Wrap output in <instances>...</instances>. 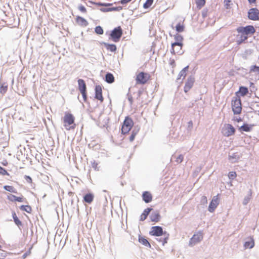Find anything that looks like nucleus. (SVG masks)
I'll use <instances>...</instances> for the list:
<instances>
[{
  "label": "nucleus",
  "instance_id": "8",
  "mask_svg": "<svg viewBox=\"0 0 259 259\" xmlns=\"http://www.w3.org/2000/svg\"><path fill=\"white\" fill-rule=\"evenodd\" d=\"M203 239V235L201 233L194 234L189 241V246H193L199 243Z\"/></svg>",
  "mask_w": 259,
  "mask_h": 259
},
{
  "label": "nucleus",
  "instance_id": "12",
  "mask_svg": "<svg viewBox=\"0 0 259 259\" xmlns=\"http://www.w3.org/2000/svg\"><path fill=\"white\" fill-rule=\"evenodd\" d=\"M137 82L144 84L148 80V74L143 72H140L137 76Z\"/></svg>",
  "mask_w": 259,
  "mask_h": 259
},
{
  "label": "nucleus",
  "instance_id": "13",
  "mask_svg": "<svg viewBox=\"0 0 259 259\" xmlns=\"http://www.w3.org/2000/svg\"><path fill=\"white\" fill-rule=\"evenodd\" d=\"M95 98L96 99L100 100L101 102H103V97L102 96V88L100 85H98L95 87Z\"/></svg>",
  "mask_w": 259,
  "mask_h": 259
},
{
  "label": "nucleus",
  "instance_id": "54",
  "mask_svg": "<svg viewBox=\"0 0 259 259\" xmlns=\"http://www.w3.org/2000/svg\"><path fill=\"white\" fill-rule=\"evenodd\" d=\"M82 96L83 101L84 102H86L87 100V91L84 92L80 93Z\"/></svg>",
  "mask_w": 259,
  "mask_h": 259
},
{
  "label": "nucleus",
  "instance_id": "42",
  "mask_svg": "<svg viewBox=\"0 0 259 259\" xmlns=\"http://www.w3.org/2000/svg\"><path fill=\"white\" fill-rule=\"evenodd\" d=\"M228 177L230 179H232V180L234 179L236 177V172H235V171L230 172L229 173Z\"/></svg>",
  "mask_w": 259,
  "mask_h": 259
},
{
  "label": "nucleus",
  "instance_id": "38",
  "mask_svg": "<svg viewBox=\"0 0 259 259\" xmlns=\"http://www.w3.org/2000/svg\"><path fill=\"white\" fill-rule=\"evenodd\" d=\"M95 31L98 34H102L104 32L103 28L100 26H96L95 28Z\"/></svg>",
  "mask_w": 259,
  "mask_h": 259
},
{
  "label": "nucleus",
  "instance_id": "27",
  "mask_svg": "<svg viewBox=\"0 0 259 259\" xmlns=\"http://www.w3.org/2000/svg\"><path fill=\"white\" fill-rule=\"evenodd\" d=\"M240 129L243 132H248L251 131V130H252V125H249L247 123H244L240 127Z\"/></svg>",
  "mask_w": 259,
  "mask_h": 259
},
{
  "label": "nucleus",
  "instance_id": "64",
  "mask_svg": "<svg viewBox=\"0 0 259 259\" xmlns=\"http://www.w3.org/2000/svg\"><path fill=\"white\" fill-rule=\"evenodd\" d=\"M249 3L252 4L255 2L256 0H248Z\"/></svg>",
  "mask_w": 259,
  "mask_h": 259
},
{
  "label": "nucleus",
  "instance_id": "63",
  "mask_svg": "<svg viewBox=\"0 0 259 259\" xmlns=\"http://www.w3.org/2000/svg\"><path fill=\"white\" fill-rule=\"evenodd\" d=\"M163 239V238H157L156 240L159 241V242H160L162 243V240Z\"/></svg>",
  "mask_w": 259,
  "mask_h": 259
},
{
  "label": "nucleus",
  "instance_id": "62",
  "mask_svg": "<svg viewBox=\"0 0 259 259\" xmlns=\"http://www.w3.org/2000/svg\"><path fill=\"white\" fill-rule=\"evenodd\" d=\"M12 213L13 219L15 217H17V215L14 211H13Z\"/></svg>",
  "mask_w": 259,
  "mask_h": 259
},
{
  "label": "nucleus",
  "instance_id": "1",
  "mask_svg": "<svg viewBox=\"0 0 259 259\" xmlns=\"http://www.w3.org/2000/svg\"><path fill=\"white\" fill-rule=\"evenodd\" d=\"M149 234L152 236L158 237L163 235V239L162 240V245H164V244L167 242L169 236V234L166 232H163L162 228L159 226L152 227L151 230L150 231Z\"/></svg>",
  "mask_w": 259,
  "mask_h": 259
},
{
  "label": "nucleus",
  "instance_id": "53",
  "mask_svg": "<svg viewBox=\"0 0 259 259\" xmlns=\"http://www.w3.org/2000/svg\"><path fill=\"white\" fill-rule=\"evenodd\" d=\"M136 135H137L134 134V133H132L131 136L129 137L130 141V142H133L135 138Z\"/></svg>",
  "mask_w": 259,
  "mask_h": 259
},
{
  "label": "nucleus",
  "instance_id": "31",
  "mask_svg": "<svg viewBox=\"0 0 259 259\" xmlns=\"http://www.w3.org/2000/svg\"><path fill=\"white\" fill-rule=\"evenodd\" d=\"M20 209L24 211H26L28 213H31L32 211V208L29 205H22L20 206Z\"/></svg>",
  "mask_w": 259,
  "mask_h": 259
},
{
  "label": "nucleus",
  "instance_id": "41",
  "mask_svg": "<svg viewBox=\"0 0 259 259\" xmlns=\"http://www.w3.org/2000/svg\"><path fill=\"white\" fill-rule=\"evenodd\" d=\"M0 174L3 176H9V174L6 170V169L0 166Z\"/></svg>",
  "mask_w": 259,
  "mask_h": 259
},
{
  "label": "nucleus",
  "instance_id": "61",
  "mask_svg": "<svg viewBox=\"0 0 259 259\" xmlns=\"http://www.w3.org/2000/svg\"><path fill=\"white\" fill-rule=\"evenodd\" d=\"M170 64L171 65H172H172H175V60H174V59H172V60H170Z\"/></svg>",
  "mask_w": 259,
  "mask_h": 259
},
{
  "label": "nucleus",
  "instance_id": "29",
  "mask_svg": "<svg viewBox=\"0 0 259 259\" xmlns=\"http://www.w3.org/2000/svg\"><path fill=\"white\" fill-rule=\"evenodd\" d=\"M239 92L241 96H244L248 92V88L243 86L240 87L239 88Z\"/></svg>",
  "mask_w": 259,
  "mask_h": 259
},
{
  "label": "nucleus",
  "instance_id": "59",
  "mask_svg": "<svg viewBox=\"0 0 259 259\" xmlns=\"http://www.w3.org/2000/svg\"><path fill=\"white\" fill-rule=\"evenodd\" d=\"M176 47V46H174V47H172V46H171V49H170V52H171V53H172V54H176V53H177V54H178V53L176 52V50H175V47Z\"/></svg>",
  "mask_w": 259,
  "mask_h": 259
},
{
  "label": "nucleus",
  "instance_id": "43",
  "mask_svg": "<svg viewBox=\"0 0 259 259\" xmlns=\"http://www.w3.org/2000/svg\"><path fill=\"white\" fill-rule=\"evenodd\" d=\"M122 9V7L119 6L116 7H110V12L111 11H119Z\"/></svg>",
  "mask_w": 259,
  "mask_h": 259
},
{
  "label": "nucleus",
  "instance_id": "17",
  "mask_svg": "<svg viewBox=\"0 0 259 259\" xmlns=\"http://www.w3.org/2000/svg\"><path fill=\"white\" fill-rule=\"evenodd\" d=\"M78 85V90L80 93L87 91V87L85 81L82 79H78L77 80Z\"/></svg>",
  "mask_w": 259,
  "mask_h": 259
},
{
  "label": "nucleus",
  "instance_id": "9",
  "mask_svg": "<svg viewBox=\"0 0 259 259\" xmlns=\"http://www.w3.org/2000/svg\"><path fill=\"white\" fill-rule=\"evenodd\" d=\"M219 204L218 195L213 197L209 206L208 210L210 212H213Z\"/></svg>",
  "mask_w": 259,
  "mask_h": 259
},
{
  "label": "nucleus",
  "instance_id": "32",
  "mask_svg": "<svg viewBox=\"0 0 259 259\" xmlns=\"http://www.w3.org/2000/svg\"><path fill=\"white\" fill-rule=\"evenodd\" d=\"M88 3L91 4H95L99 6L109 7L112 5V4L111 3H102L101 2L93 3L91 1H89Z\"/></svg>",
  "mask_w": 259,
  "mask_h": 259
},
{
  "label": "nucleus",
  "instance_id": "15",
  "mask_svg": "<svg viewBox=\"0 0 259 259\" xmlns=\"http://www.w3.org/2000/svg\"><path fill=\"white\" fill-rule=\"evenodd\" d=\"M142 198L145 203H148L152 201V196L149 192L145 191L143 193Z\"/></svg>",
  "mask_w": 259,
  "mask_h": 259
},
{
  "label": "nucleus",
  "instance_id": "10",
  "mask_svg": "<svg viewBox=\"0 0 259 259\" xmlns=\"http://www.w3.org/2000/svg\"><path fill=\"white\" fill-rule=\"evenodd\" d=\"M194 82L195 78L193 75H190L188 77L184 88L185 93H187L192 88Z\"/></svg>",
  "mask_w": 259,
  "mask_h": 259
},
{
  "label": "nucleus",
  "instance_id": "34",
  "mask_svg": "<svg viewBox=\"0 0 259 259\" xmlns=\"http://www.w3.org/2000/svg\"><path fill=\"white\" fill-rule=\"evenodd\" d=\"M205 4V0H197L196 2L197 8L200 9Z\"/></svg>",
  "mask_w": 259,
  "mask_h": 259
},
{
  "label": "nucleus",
  "instance_id": "37",
  "mask_svg": "<svg viewBox=\"0 0 259 259\" xmlns=\"http://www.w3.org/2000/svg\"><path fill=\"white\" fill-rule=\"evenodd\" d=\"M251 190H250L249 191V195H248L247 196H245L243 200L242 203L243 205H245L249 202V201H250V199L251 198Z\"/></svg>",
  "mask_w": 259,
  "mask_h": 259
},
{
  "label": "nucleus",
  "instance_id": "60",
  "mask_svg": "<svg viewBox=\"0 0 259 259\" xmlns=\"http://www.w3.org/2000/svg\"><path fill=\"white\" fill-rule=\"evenodd\" d=\"M130 2V1L129 0H121L120 3L122 5H124Z\"/></svg>",
  "mask_w": 259,
  "mask_h": 259
},
{
  "label": "nucleus",
  "instance_id": "2",
  "mask_svg": "<svg viewBox=\"0 0 259 259\" xmlns=\"http://www.w3.org/2000/svg\"><path fill=\"white\" fill-rule=\"evenodd\" d=\"M122 30L120 26H118L114 28L111 32L110 36L113 41L117 42L119 41L122 35Z\"/></svg>",
  "mask_w": 259,
  "mask_h": 259
},
{
  "label": "nucleus",
  "instance_id": "11",
  "mask_svg": "<svg viewBox=\"0 0 259 259\" xmlns=\"http://www.w3.org/2000/svg\"><path fill=\"white\" fill-rule=\"evenodd\" d=\"M64 126H67L73 124L74 122V117L71 113L65 114L63 119Z\"/></svg>",
  "mask_w": 259,
  "mask_h": 259
},
{
  "label": "nucleus",
  "instance_id": "18",
  "mask_svg": "<svg viewBox=\"0 0 259 259\" xmlns=\"http://www.w3.org/2000/svg\"><path fill=\"white\" fill-rule=\"evenodd\" d=\"M76 23L82 27H86L88 25V22L83 17L77 16L76 18Z\"/></svg>",
  "mask_w": 259,
  "mask_h": 259
},
{
  "label": "nucleus",
  "instance_id": "20",
  "mask_svg": "<svg viewBox=\"0 0 259 259\" xmlns=\"http://www.w3.org/2000/svg\"><path fill=\"white\" fill-rule=\"evenodd\" d=\"M189 68V66H187L186 67H184L179 73L178 74V77L177 78V80H179V79H182V80H183L186 75H187V73H186V71H187L188 69Z\"/></svg>",
  "mask_w": 259,
  "mask_h": 259
},
{
  "label": "nucleus",
  "instance_id": "56",
  "mask_svg": "<svg viewBox=\"0 0 259 259\" xmlns=\"http://www.w3.org/2000/svg\"><path fill=\"white\" fill-rule=\"evenodd\" d=\"M100 10L103 12H110V8H102L100 9Z\"/></svg>",
  "mask_w": 259,
  "mask_h": 259
},
{
  "label": "nucleus",
  "instance_id": "47",
  "mask_svg": "<svg viewBox=\"0 0 259 259\" xmlns=\"http://www.w3.org/2000/svg\"><path fill=\"white\" fill-rule=\"evenodd\" d=\"M183 159H184V156L182 154H180L177 158V159H176V161L178 163H181L182 162V161L183 160Z\"/></svg>",
  "mask_w": 259,
  "mask_h": 259
},
{
  "label": "nucleus",
  "instance_id": "21",
  "mask_svg": "<svg viewBox=\"0 0 259 259\" xmlns=\"http://www.w3.org/2000/svg\"><path fill=\"white\" fill-rule=\"evenodd\" d=\"M103 45L107 50H109L111 52H114L116 51L117 48L116 45L114 44H110L107 42H103Z\"/></svg>",
  "mask_w": 259,
  "mask_h": 259
},
{
  "label": "nucleus",
  "instance_id": "58",
  "mask_svg": "<svg viewBox=\"0 0 259 259\" xmlns=\"http://www.w3.org/2000/svg\"><path fill=\"white\" fill-rule=\"evenodd\" d=\"M30 253V252L29 251H26L25 252L22 256V259L25 258L28 255H29Z\"/></svg>",
  "mask_w": 259,
  "mask_h": 259
},
{
  "label": "nucleus",
  "instance_id": "28",
  "mask_svg": "<svg viewBox=\"0 0 259 259\" xmlns=\"http://www.w3.org/2000/svg\"><path fill=\"white\" fill-rule=\"evenodd\" d=\"M254 245V241L252 239L250 241H245L244 246L245 248H252Z\"/></svg>",
  "mask_w": 259,
  "mask_h": 259
},
{
  "label": "nucleus",
  "instance_id": "5",
  "mask_svg": "<svg viewBox=\"0 0 259 259\" xmlns=\"http://www.w3.org/2000/svg\"><path fill=\"white\" fill-rule=\"evenodd\" d=\"M236 30L238 33L246 35L248 34H252L255 31L254 27L252 25H247L245 27H238Z\"/></svg>",
  "mask_w": 259,
  "mask_h": 259
},
{
  "label": "nucleus",
  "instance_id": "7",
  "mask_svg": "<svg viewBox=\"0 0 259 259\" xmlns=\"http://www.w3.org/2000/svg\"><path fill=\"white\" fill-rule=\"evenodd\" d=\"M248 18L249 20L257 21L259 20V10L256 8H251L248 11Z\"/></svg>",
  "mask_w": 259,
  "mask_h": 259
},
{
  "label": "nucleus",
  "instance_id": "51",
  "mask_svg": "<svg viewBox=\"0 0 259 259\" xmlns=\"http://www.w3.org/2000/svg\"><path fill=\"white\" fill-rule=\"evenodd\" d=\"M201 202L203 204H206L207 203V198H206V196H203L201 197Z\"/></svg>",
  "mask_w": 259,
  "mask_h": 259
},
{
  "label": "nucleus",
  "instance_id": "3",
  "mask_svg": "<svg viewBox=\"0 0 259 259\" xmlns=\"http://www.w3.org/2000/svg\"><path fill=\"white\" fill-rule=\"evenodd\" d=\"M133 125V120L128 117H126L121 127V133L123 135L127 134L131 130Z\"/></svg>",
  "mask_w": 259,
  "mask_h": 259
},
{
  "label": "nucleus",
  "instance_id": "49",
  "mask_svg": "<svg viewBox=\"0 0 259 259\" xmlns=\"http://www.w3.org/2000/svg\"><path fill=\"white\" fill-rule=\"evenodd\" d=\"M78 9L80 11H81L82 13H85L87 12L85 8L82 5L79 6Z\"/></svg>",
  "mask_w": 259,
  "mask_h": 259
},
{
  "label": "nucleus",
  "instance_id": "55",
  "mask_svg": "<svg viewBox=\"0 0 259 259\" xmlns=\"http://www.w3.org/2000/svg\"><path fill=\"white\" fill-rule=\"evenodd\" d=\"M193 127V122L192 120L189 121L188 122V128L189 130H191Z\"/></svg>",
  "mask_w": 259,
  "mask_h": 259
},
{
  "label": "nucleus",
  "instance_id": "26",
  "mask_svg": "<svg viewBox=\"0 0 259 259\" xmlns=\"http://www.w3.org/2000/svg\"><path fill=\"white\" fill-rule=\"evenodd\" d=\"M139 241L140 243L142 244L143 245L148 247L149 248H151V245L148 241L143 237L139 236Z\"/></svg>",
  "mask_w": 259,
  "mask_h": 259
},
{
  "label": "nucleus",
  "instance_id": "16",
  "mask_svg": "<svg viewBox=\"0 0 259 259\" xmlns=\"http://www.w3.org/2000/svg\"><path fill=\"white\" fill-rule=\"evenodd\" d=\"M240 156L239 155L238 153H233L232 154L229 153L228 156V160L231 163H235L237 162L240 159Z\"/></svg>",
  "mask_w": 259,
  "mask_h": 259
},
{
  "label": "nucleus",
  "instance_id": "40",
  "mask_svg": "<svg viewBox=\"0 0 259 259\" xmlns=\"http://www.w3.org/2000/svg\"><path fill=\"white\" fill-rule=\"evenodd\" d=\"M250 72H257L259 74V66H256L255 65H252L250 67Z\"/></svg>",
  "mask_w": 259,
  "mask_h": 259
},
{
  "label": "nucleus",
  "instance_id": "30",
  "mask_svg": "<svg viewBox=\"0 0 259 259\" xmlns=\"http://www.w3.org/2000/svg\"><path fill=\"white\" fill-rule=\"evenodd\" d=\"M8 90V85L6 83L4 82L1 84L0 85V92L1 94H4Z\"/></svg>",
  "mask_w": 259,
  "mask_h": 259
},
{
  "label": "nucleus",
  "instance_id": "33",
  "mask_svg": "<svg viewBox=\"0 0 259 259\" xmlns=\"http://www.w3.org/2000/svg\"><path fill=\"white\" fill-rule=\"evenodd\" d=\"M184 25L181 23H179L176 26V30L178 32H182L184 30Z\"/></svg>",
  "mask_w": 259,
  "mask_h": 259
},
{
  "label": "nucleus",
  "instance_id": "25",
  "mask_svg": "<svg viewBox=\"0 0 259 259\" xmlns=\"http://www.w3.org/2000/svg\"><path fill=\"white\" fill-rule=\"evenodd\" d=\"M227 131L226 133V135L227 137L233 135L235 133V128L230 124H228L227 125Z\"/></svg>",
  "mask_w": 259,
  "mask_h": 259
},
{
  "label": "nucleus",
  "instance_id": "44",
  "mask_svg": "<svg viewBox=\"0 0 259 259\" xmlns=\"http://www.w3.org/2000/svg\"><path fill=\"white\" fill-rule=\"evenodd\" d=\"M14 223L19 228H20V227L23 226L22 222L19 219L15 220V221H14Z\"/></svg>",
  "mask_w": 259,
  "mask_h": 259
},
{
  "label": "nucleus",
  "instance_id": "52",
  "mask_svg": "<svg viewBox=\"0 0 259 259\" xmlns=\"http://www.w3.org/2000/svg\"><path fill=\"white\" fill-rule=\"evenodd\" d=\"M24 179L25 180H26V181L27 182H28V183H32V179L30 177L28 176H26L25 175L24 176Z\"/></svg>",
  "mask_w": 259,
  "mask_h": 259
},
{
  "label": "nucleus",
  "instance_id": "22",
  "mask_svg": "<svg viewBox=\"0 0 259 259\" xmlns=\"http://www.w3.org/2000/svg\"><path fill=\"white\" fill-rule=\"evenodd\" d=\"M152 210L151 208H147L143 211V213L141 215L140 220L141 221H144L149 214V212Z\"/></svg>",
  "mask_w": 259,
  "mask_h": 259
},
{
  "label": "nucleus",
  "instance_id": "6",
  "mask_svg": "<svg viewBox=\"0 0 259 259\" xmlns=\"http://www.w3.org/2000/svg\"><path fill=\"white\" fill-rule=\"evenodd\" d=\"M232 108L234 114H239L242 110L241 100L239 98H236L234 100L232 101Z\"/></svg>",
  "mask_w": 259,
  "mask_h": 259
},
{
  "label": "nucleus",
  "instance_id": "50",
  "mask_svg": "<svg viewBox=\"0 0 259 259\" xmlns=\"http://www.w3.org/2000/svg\"><path fill=\"white\" fill-rule=\"evenodd\" d=\"M91 164L92 167L94 168L95 170H99V169L97 167L98 164L95 160L91 162Z\"/></svg>",
  "mask_w": 259,
  "mask_h": 259
},
{
  "label": "nucleus",
  "instance_id": "36",
  "mask_svg": "<svg viewBox=\"0 0 259 259\" xmlns=\"http://www.w3.org/2000/svg\"><path fill=\"white\" fill-rule=\"evenodd\" d=\"M153 3V0H146L143 5V8L145 9L149 8Z\"/></svg>",
  "mask_w": 259,
  "mask_h": 259
},
{
  "label": "nucleus",
  "instance_id": "46",
  "mask_svg": "<svg viewBox=\"0 0 259 259\" xmlns=\"http://www.w3.org/2000/svg\"><path fill=\"white\" fill-rule=\"evenodd\" d=\"M127 98H128V100L130 102V104L131 105H132L133 104V97L132 96V95L131 94H130L129 93H128L127 94Z\"/></svg>",
  "mask_w": 259,
  "mask_h": 259
},
{
  "label": "nucleus",
  "instance_id": "39",
  "mask_svg": "<svg viewBox=\"0 0 259 259\" xmlns=\"http://www.w3.org/2000/svg\"><path fill=\"white\" fill-rule=\"evenodd\" d=\"M247 36L246 35H245V34H242L240 36V39L239 40H237V44L238 45H240L241 44V43H242L243 41H244L246 39H247Z\"/></svg>",
  "mask_w": 259,
  "mask_h": 259
},
{
  "label": "nucleus",
  "instance_id": "57",
  "mask_svg": "<svg viewBox=\"0 0 259 259\" xmlns=\"http://www.w3.org/2000/svg\"><path fill=\"white\" fill-rule=\"evenodd\" d=\"M231 2V0H225V7L226 9H229L230 8L229 3Z\"/></svg>",
  "mask_w": 259,
  "mask_h": 259
},
{
  "label": "nucleus",
  "instance_id": "24",
  "mask_svg": "<svg viewBox=\"0 0 259 259\" xmlns=\"http://www.w3.org/2000/svg\"><path fill=\"white\" fill-rule=\"evenodd\" d=\"M8 199L11 201H18L19 202H23V197H17L12 194H11L10 196H8Z\"/></svg>",
  "mask_w": 259,
  "mask_h": 259
},
{
  "label": "nucleus",
  "instance_id": "35",
  "mask_svg": "<svg viewBox=\"0 0 259 259\" xmlns=\"http://www.w3.org/2000/svg\"><path fill=\"white\" fill-rule=\"evenodd\" d=\"M4 189L9 192L12 193H16V189L12 186L6 185L4 187Z\"/></svg>",
  "mask_w": 259,
  "mask_h": 259
},
{
  "label": "nucleus",
  "instance_id": "19",
  "mask_svg": "<svg viewBox=\"0 0 259 259\" xmlns=\"http://www.w3.org/2000/svg\"><path fill=\"white\" fill-rule=\"evenodd\" d=\"M94 198V195L93 194L89 193L87 194H85L83 196V201L85 202L86 203H88L89 204L91 203Z\"/></svg>",
  "mask_w": 259,
  "mask_h": 259
},
{
  "label": "nucleus",
  "instance_id": "45",
  "mask_svg": "<svg viewBox=\"0 0 259 259\" xmlns=\"http://www.w3.org/2000/svg\"><path fill=\"white\" fill-rule=\"evenodd\" d=\"M207 13H208V9H204L202 11V16L203 18H205L207 16Z\"/></svg>",
  "mask_w": 259,
  "mask_h": 259
},
{
  "label": "nucleus",
  "instance_id": "4",
  "mask_svg": "<svg viewBox=\"0 0 259 259\" xmlns=\"http://www.w3.org/2000/svg\"><path fill=\"white\" fill-rule=\"evenodd\" d=\"M174 38H175L176 41L175 42L171 44V46L172 47H174V46L179 47V49L176 50V52L178 54L181 55L184 53V52L182 51V46H183V44H182V41L183 39V37L181 35L177 33L174 35Z\"/></svg>",
  "mask_w": 259,
  "mask_h": 259
},
{
  "label": "nucleus",
  "instance_id": "48",
  "mask_svg": "<svg viewBox=\"0 0 259 259\" xmlns=\"http://www.w3.org/2000/svg\"><path fill=\"white\" fill-rule=\"evenodd\" d=\"M139 130H140L139 127L135 126L132 130V133H134V134L137 135L139 132Z\"/></svg>",
  "mask_w": 259,
  "mask_h": 259
},
{
  "label": "nucleus",
  "instance_id": "14",
  "mask_svg": "<svg viewBox=\"0 0 259 259\" xmlns=\"http://www.w3.org/2000/svg\"><path fill=\"white\" fill-rule=\"evenodd\" d=\"M161 216L158 210L153 211L150 215V219L152 222H158Z\"/></svg>",
  "mask_w": 259,
  "mask_h": 259
},
{
  "label": "nucleus",
  "instance_id": "23",
  "mask_svg": "<svg viewBox=\"0 0 259 259\" xmlns=\"http://www.w3.org/2000/svg\"><path fill=\"white\" fill-rule=\"evenodd\" d=\"M105 81L108 83H112L114 81V77L111 73L108 72L105 75Z\"/></svg>",
  "mask_w": 259,
  "mask_h": 259
}]
</instances>
